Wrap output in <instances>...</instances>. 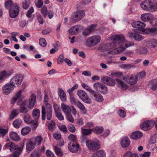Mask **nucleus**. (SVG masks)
Returning <instances> with one entry per match:
<instances>
[{
    "mask_svg": "<svg viewBox=\"0 0 157 157\" xmlns=\"http://www.w3.org/2000/svg\"><path fill=\"white\" fill-rule=\"evenodd\" d=\"M85 13L83 10H77L74 12L70 18V21L75 23L82 19L85 16Z\"/></svg>",
    "mask_w": 157,
    "mask_h": 157,
    "instance_id": "423d86ee",
    "label": "nucleus"
},
{
    "mask_svg": "<svg viewBox=\"0 0 157 157\" xmlns=\"http://www.w3.org/2000/svg\"><path fill=\"white\" fill-rule=\"evenodd\" d=\"M151 88L153 91L157 90V81H153L151 82Z\"/></svg>",
    "mask_w": 157,
    "mask_h": 157,
    "instance_id": "de8ad7c7",
    "label": "nucleus"
},
{
    "mask_svg": "<svg viewBox=\"0 0 157 157\" xmlns=\"http://www.w3.org/2000/svg\"><path fill=\"white\" fill-rule=\"evenodd\" d=\"M27 102L28 101H24L20 105L19 110L21 113H27L29 111V109L28 107H26Z\"/></svg>",
    "mask_w": 157,
    "mask_h": 157,
    "instance_id": "4be33fe9",
    "label": "nucleus"
},
{
    "mask_svg": "<svg viewBox=\"0 0 157 157\" xmlns=\"http://www.w3.org/2000/svg\"><path fill=\"white\" fill-rule=\"evenodd\" d=\"M70 99L71 103L75 105H76L79 101L75 98L73 95H71Z\"/></svg>",
    "mask_w": 157,
    "mask_h": 157,
    "instance_id": "8fccbe9b",
    "label": "nucleus"
},
{
    "mask_svg": "<svg viewBox=\"0 0 157 157\" xmlns=\"http://www.w3.org/2000/svg\"><path fill=\"white\" fill-rule=\"evenodd\" d=\"M41 155L36 150H34L31 154V157H40Z\"/></svg>",
    "mask_w": 157,
    "mask_h": 157,
    "instance_id": "13d9d810",
    "label": "nucleus"
},
{
    "mask_svg": "<svg viewBox=\"0 0 157 157\" xmlns=\"http://www.w3.org/2000/svg\"><path fill=\"white\" fill-rule=\"evenodd\" d=\"M93 131L96 134H100L104 131V128L102 127L97 126L94 128Z\"/></svg>",
    "mask_w": 157,
    "mask_h": 157,
    "instance_id": "f704fd0d",
    "label": "nucleus"
},
{
    "mask_svg": "<svg viewBox=\"0 0 157 157\" xmlns=\"http://www.w3.org/2000/svg\"><path fill=\"white\" fill-rule=\"evenodd\" d=\"M134 45V42L127 41L123 35L116 34L113 36L112 42L104 45L102 48L104 51L115 49L118 53H120L124 51L127 48L133 46Z\"/></svg>",
    "mask_w": 157,
    "mask_h": 157,
    "instance_id": "f257e3e1",
    "label": "nucleus"
},
{
    "mask_svg": "<svg viewBox=\"0 0 157 157\" xmlns=\"http://www.w3.org/2000/svg\"><path fill=\"white\" fill-rule=\"evenodd\" d=\"M80 110L83 111V113H85L87 112V110L83 104L79 101L76 105Z\"/></svg>",
    "mask_w": 157,
    "mask_h": 157,
    "instance_id": "a19ab883",
    "label": "nucleus"
},
{
    "mask_svg": "<svg viewBox=\"0 0 157 157\" xmlns=\"http://www.w3.org/2000/svg\"><path fill=\"white\" fill-rule=\"evenodd\" d=\"M69 140L71 141V142H76L77 140V137L76 136L72 134H70L68 137Z\"/></svg>",
    "mask_w": 157,
    "mask_h": 157,
    "instance_id": "3c124183",
    "label": "nucleus"
},
{
    "mask_svg": "<svg viewBox=\"0 0 157 157\" xmlns=\"http://www.w3.org/2000/svg\"><path fill=\"white\" fill-rule=\"evenodd\" d=\"M13 72V70H10L7 71H3L0 72V82L3 81L6 78L9 77Z\"/></svg>",
    "mask_w": 157,
    "mask_h": 157,
    "instance_id": "f3484780",
    "label": "nucleus"
},
{
    "mask_svg": "<svg viewBox=\"0 0 157 157\" xmlns=\"http://www.w3.org/2000/svg\"><path fill=\"white\" fill-rule=\"evenodd\" d=\"M154 18V15L149 13L142 14L140 16L141 20L144 22L150 21Z\"/></svg>",
    "mask_w": 157,
    "mask_h": 157,
    "instance_id": "aec40b11",
    "label": "nucleus"
},
{
    "mask_svg": "<svg viewBox=\"0 0 157 157\" xmlns=\"http://www.w3.org/2000/svg\"><path fill=\"white\" fill-rule=\"evenodd\" d=\"M77 95L79 98L88 104L91 103V99L84 91L82 90H78Z\"/></svg>",
    "mask_w": 157,
    "mask_h": 157,
    "instance_id": "1a4fd4ad",
    "label": "nucleus"
},
{
    "mask_svg": "<svg viewBox=\"0 0 157 157\" xmlns=\"http://www.w3.org/2000/svg\"><path fill=\"white\" fill-rule=\"evenodd\" d=\"M41 11L44 16H46L48 13V10L46 7L44 6L41 9Z\"/></svg>",
    "mask_w": 157,
    "mask_h": 157,
    "instance_id": "052dcab7",
    "label": "nucleus"
},
{
    "mask_svg": "<svg viewBox=\"0 0 157 157\" xmlns=\"http://www.w3.org/2000/svg\"><path fill=\"white\" fill-rule=\"evenodd\" d=\"M16 3L13 4L12 3V0H8L6 1L5 3V7L7 9L11 8Z\"/></svg>",
    "mask_w": 157,
    "mask_h": 157,
    "instance_id": "79ce46f5",
    "label": "nucleus"
},
{
    "mask_svg": "<svg viewBox=\"0 0 157 157\" xmlns=\"http://www.w3.org/2000/svg\"><path fill=\"white\" fill-rule=\"evenodd\" d=\"M148 45L151 48H155L157 46V40L151 39L148 41Z\"/></svg>",
    "mask_w": 157,
    "mask_h": 157,
    "instance_id": "c756f323",
    "label": "nucleus"
},
{
    "mask_svg": "<svg viewBox=\"0 0 157 157\" xmlns=\"http://www.w3.org/2000/svg\"><path fill=\"white\" fill-rule=\"evenodd\" d=\"M59 128L61 131L64 133H67V128L65 125H60L59 126Z\"/></svg>",
    "mask_w": 157,
    "mask_h": 157,
    "instance_id": "e2e57ef3",
    "label": "nucleus"
},
{
    "mask_svg": "<svg viewBox=\"0 0 157 157\" xmlns=\"http://www.w3.org/2000/svg\"><path fill=\"white\" fill-rule=\"evenodd\" d=\"M79 30V27L77 25L73 26L69 30V33L72 34L77 33Z\"/></svg>",
    "mask_w": 157,
    "mask_h": 157,
    "instance_id": "2f4dec72",
    "label": "nucleus"
},
{
    "mask_svg": "<svg viewBox=\"0 0 157 157\" xmlns=\"http://www.w3.org/2000/svg\"><path fill=\"white\" fill-rule=\"evenodd\" d=\"M116 81L117 86L122 90H125L128 88V85L123 81L118 79H116Z\"/></svg>",
    "mask_w": 157,
    "mask_h": 157,
    "instance_id": "412c9836",
    "label": "nucleus"
},
{
    "mask_svg": "<svg viewBox=\"0 0 157 157\" xmlns=\"http://www.w3.org/2000/svg\"><path fill=\"white\" fill-rule=\"evenodd\" d=\"M132 26L138 29L139 31L143 33L150 34L155 35L157 34V29L156 28L144 29L146 24L141 21H134L132 23Z\"/></svg>",
    "mask_w": 157,
    "mask_h": 157,
    "instance_id": "f03ea898",
    "label": "nucleus"
},
{
    "mask_svg": "<svg viewBox=\"0 0 157 157\" xmlns=\"http://www.w3.org/2000/svg\"><path fill=\"white\" fill-rule=\"evenodd\" d=\"M40 114V111L39 109H35L33 111L32 115L33 117L35 119H39Z\"/></svg>",
    "mask_w": 157,
    "mask_h": 157,
    "instance_id": "473e14b6",
    "label": "nucleus"
},
{
    "mask_svg": "<svg viewBox=\"0 0 157 157\" xmlns=\"http://www.w3.org/2000/svg\"><path fill=\"white\" fill-rule=\"evenodd\" d=\"M123 79L127 83L131 85H134L136 83L138 79L135 75H132L129 76L124 77Z\"/></svg>",
    "mask_w": 157,
    "mask_h": 157,
    "instance_id": "dca6fc26",
    "label": "nucleus"
},
{
    "mask_svg": "<svg viewBox=\"0 0 157 157\" xmlns=\"http://www.w3.org/2000/svg\"><path fill=\"white\" fill-rule=\"evenodd\" d=\"M39 43L40 46L42 47H45L47 45V43L45 40L44 38H41L39 40Z\"/></svg>",
    "mask_w": 157,
    "mask_h": 157,
    "instance_id": "864d4df0",
    "label": "nucleus"
},
{
    "mask_svg": "<svg viewBox=\"0 0 157 157\" xmlns=\"http://www.w3.org/2000/svg\"><path fill=\"white\" fill-rule=\"evenodd\" d=\"M101 81L102 82L106 84V85L111 86H115L116 84V82L114 79L107 76L102 77L101 78Z\"/></svg>",
    "mask_w": 157,
    "mask_h": 157,
    "instance_id": "2eb2a0df",
    "label": "nucleus"
},
{
    "mask_svg": "<svg viewBox=\"0 0 157 157\" xmlns=\"http://www.w3.org/2000/svg\"><path fill=\"white\" fill-rule=\"evenodd\" d=\"M22 123V121L21 119H17L13 121V124L15 128H18L21 125Z\"/></svg>",
    "mask_w": 157,
    "mask_h": 157,
    "instance_id": "58836bf2",
    "label": "nucleus"
},
{
    "mask_svg": "<svg viewBox=\"0 0 157 157\" xmlns=\"http://www.w3.org/2000/svg\"><path fill=\"white\" fill-rule=\"evenodd\" d=\"M55 122L53 120H52L50 122L48 123V129L51 131H53L55 128Z\"/></svg>",
    "mask_w": 157,
    "mask_h": 157,
    "instance_id": "c9c22d12",
    "label": "nucleus"
},
{
    "mask_svg": "<svg viewBox=\"0 0 157 157\" xmlns=\"http://www.w3.org/2000/svg\"><path fill=\"white\" fill-rule=\"evenodd\" d=\"M19 113V111L17 109H13L11 111L10 117L11 119L16 116Z\"/></svg>",
    "mask_w": 157,
    "mask_h": 157,
    "instance_id": "49530a36",
    "label": "nucleus"
},
{
    "mask_svg": "<svg viewBox=\"0 0 157 157\" xmlns=\"http://www.w3.org/2000/svg\"><path fill=\"white\" fill-rule=\"evenodd\" d=\"M68 146L69 151L74 153L77 152L79 148V145L76 142H71Z\"/></svg>",
    "mask_w": 157,
    "mask_h": 157,
    "instance_id": "6ab92c4d",
    "label": "nucleus"
},
{
    "mask_svg": "<svg viewBox=\"0 0 157 157\" xmlns=\"http://www.w3.org/2000/svg\"><path fill=\"white\" fill-rule=\"evenodd\" d=\"M143 134L139 131H136L132 133L130 137L131 139L137 140L142 137Z\"/></svg>",
    "mask_w": 157,
    "mask_h": 157,
    "instance_id": "393cba45",
    "label": "nucleus"
},
{
    "mask_svg": "<svg viewBox=\"0 0 157 157\" xmlns=\"http://www.w3.org/2000/svg\"><path fill=\"white\" fill-rule=\"evenodd\" d=\"M106 153L102 150H99L94 153L92 157H105Z\"/></svg>",
    "mask_w": 157,
    "mask_h": 157,
    "instance_id": "cd10ccee",
    "label": "nucleus"
},
{
    "mask_svg": "<svg viewBox=\"0 0 157 157\" xmlns=\"http://www.w3.org/2000/svg\"><path fill=\"white\" fill-rule=\"evenodd\" d=\"M86 144L88 147L93 151H96L100 148V145L99 144L92 140H87L86 141Z\"/></svg>",
    "mask_w": 157,
    "mask_h": 157,
    "instance_id": "f8f14e48",
    "label": "nucleus"
},
{
    "mask_svg": "<svg viewBox=\"0 0 157 157\" xmlns=\"http://www.w3.org/2000/svg\"><path fill=\"white\" fill-rule=\"evenodd\" d=\"M61 108L65 115L71 113V108L69 105L64 103H61Z\"/></svg>",
    "mask_w": 157,
    "mask_h": 157,
    "instance_id": "b1692460",
    "label": "nucleus"
},
{
    "mask_svg": "<svg viewBox=\"0 0 157 157\" xmlns=\"http://www.w3.org/2000/svg\"><path fill=\"white\" fill-rule=\"evenodd\" d=\"M92 131L93 130L90 129H82V132L84 135H89L91 133Z\"/></svg>",
    "mask_w": 157,
    "mask_h": 157,
    "instance_id": "a18cd8bd",
    "label": "nucleus"
},
{
    "mask_svg": "<svg viewBox=\"0 0 157 157\" xmlns=\"http://www.w3.org/2000/svg\"><path fill=\"white\" fill-rule=\"evenodd\" d=\"M25 122L27 124H29L31 122L30 120V116L27 114L25 115L24 117Z\"/></svg>",
    "mask_w": 157,
    "mask_h": 157,
    "instance_id": "338daca9",
    "label": "nucleus"
},
{
    "mask_svg": "<svg viewBox=\"0 0 157 157\" xmlns=\"http://www.w3.org/2000/svg\"><path fill=\"white\" fill-rule=\"evenodd\" d=\"M19 12V7L17 4H15L14 6L10 9L9 15L12 18H14L18 15Z\"/></svg>",
    "mask_w": 157,
    "mask_h": 157,
    "instance_id": "4468645a",
    "label": "nucleus"
},
{
    "mask_svg": "<svg viewBox=\"0 0 157 157\" xmlns=\"http://www.w3.org/2000/svg\"><path fill=\"white\" fill-rule=\"evenodd\" d=\"M56 117L60 121L63 120L64 119V117L62 115L61 112H59L55 113Z\"/></svg>",
    "mask_w": 157,
    "mask_h": 157,
    "instance_id": "0e129e2a",
    "label": "nucleus"
},
{
    "mask_svg": "<svg viewBox=\"0 0 157 157\" xmlns=\"http://www.w3.org/2000/svg\"><path fill=\"white\" fill-rule=\"evenodd\" d=\"M31 128L29 127H25L23 128L21 130L22 134L23 136L28 134L30 131Z\"/></svg>",
    "mask_w": 157,
    "mask_h": 157,
    "instance_id": "ea45409f",
    "label": "nucleus"
},
{
    "mask_svg": "<svg viewBox=\"0 0 157 157\" xmlns=\"http://www.w3.org/2000/svg\"><path fill=\"white\" fill-rule=\"evenodd\" d=\"M136 51L137 53H140L142 54L146 55L148 52V50L147 48L144 47L141 48L140 49H136Z\"/></svg>",
    "mask_w": 157,
    "mask_h": 157,
    "instance_id": "4c0bfd02",
    "label": "nucleus"
},
{
    "mask_svg": "<svg viewBox=\"0 0 157 157\" xmlns=\"http://www.w3.org/2000/svg\"><path fill=\"white\" fill-rule=\"evenodd\" d=\"M157 141V133L152 136L151 138V143L154 144Z\"/></svg>",
    "mask_w": 157,
    "mask_h": 157,
    "instance_id": "4d7b16f0",
    "label": "nucleus"
},
{
    "mask_svg": "<svg viewBox=\"0 0 157 157\" xmlns=\"http://www.w3.org/2000/svg\"><path fill=\"white\" fill-rule=\"evenodd\" d=\"M118 113L119 116L122 117H124L126 115L125 111L122 109H119L118 111Z\"/></svg>",
    "mask_w": 157,
    "mask_h": 157,
    "instance_id": "6e6d98bb",
    "label": "nucleus"
},
{
    "mask_svg": "<svg viewBox=\"0 0 157 157\" xmlns=\"http://www.w3.org/2000/svg\"><path fill=\"white\" fill-rule=\"evenodd\" d=\"M14 87L15 86L10 82L2 86L3 92L5 95L9 94L13 91Z\"/></svg>",
    "mask_w": 157,
    "mask_h": 157,
    "instance_id": "ddd939ff",
    "label": "nucleus"
},
{
    "mask_svg": "<svg viewBox=\"0 0 157 157\" xmlns=\"http://www.w3.org/2000/svg\"><path fill=\"white\" fill-rule=\"evenodd\" d=\"M125 157H137V155L135 153L132 154L131 152H127L124 155Z\"/></svg>",
    "mask_w": 157,
    "mask_h": 157,
    "instance_id": "5fc2aeb1",
    "label": "nucleus"
},
{
    "mask_svg": "<svg viewBox=\"0 0 157 157\" xmlns=\"http://www.w3.org/2000/svg\"><path fill=\"white\" fill-rule=\"evenodd\" d=\"M58 95L63 101L64 102L66 101L67 97L66 94L64 90L61 88H59L58 90Z\"/></svg>",
    "mask_w": 157,
    "mask_h": 157,
    "instance_id": "a878e982",
    "label": "nucleus"
},
{
    "mask_svg": "<svg viewBox=\"0 0 157 157\" xmlns=\"http://www.w3.org/2000/svg\"><path fill=\"white\" fill-rule=\"evenodd\" d=\"M34 9L33 7H30L27 12L26 13V16L28 17H30L31 16V14L34 12Z\"/></svg>",
    "mask_w": 157,
    "mask_h": 157,
    "instance_id": "680f3d73",
    "label": "nucleus"
},
{
    "mask_svg": "<svg viewBox=\"0 0 157 157\" xmlns=\"http://www.w3.org/2000/svg\"><path fill=\"white\" fill-rule=\"evenodd\" d=\"M141 9L146 11L154 12L157 11V2L145 0L140 3Z\"/></svg>",
    "mask_w": 157,
    "mask_h": 157,
    "instance_id": "7ed1b4c3",
    "label": "nucleus"
},
{
    "mask_svg": "<svg viewBox=\"0 0 157 157\" xmlns=\"http://www.w3.org/2000/svg\"><path fill=\"white\" fill-rule=\"evenodd\" d=\"M82 86L86 90L90 92L92 94L94 91V90H92L89 86L85 84L84 83H83L82 84Z\"/></svg>",
    "mask_w": 157,
    "mask_h": 157,
    "instance_id": "09e8293b",
    "label": "nucleus"
},
{
    "mask_svg": "<svg viewBox=\"0 0 157 157\" xmlns=\"http://www.w3.org/2000/svg\"><path fill=\"white\" fill-rule=\"evenodd\" d=\"M22 93L21 90H20L11 99L10 103L12 104H13L17 99L20 97Z\"/></svg>",
    "mask_w": 157,
    "mask_h": 157,
    "instance_id": "c85d7f7f",
    "label": "nucleus"
},
{
    "mask_svg": "<svg viewBox=\"0 0 157 157\" xmlns=\"http://www.w3.org/2000/svg\"><path fill=\"white\" fill-rule=\"evenodd\" d=\"M101 40V37L99 36H93L89 37L87 40L86 44L88 47H92L98 43Z\"/></svg>",
    "mask_w": 157,
    "mask_h": 157,
    "instance_id": "6e6552de",
    "label": "nucleus"
},
{
    "mask_svg": "<svg viewBox=\"0 0 157 157\" xmlns=\"http://www.w3.org/2000/svg\"><path fill=\"white\" fill-rule=\"evenodd\" d=\"M4 147L9 148L11 152L14 151L10 155V157H19L23 149V147H19L18 145L12 142H9L4 145Z\"/></svg>",
    "mask_w": 157,
    "mask_h": 157,
    "instance_id": "20e7f679",
    "label": "nucleus"
},
{
    "mask_svg": "<svg viewBox=\"0 0 157 157\" xmlns=\"http://www.w3.org/2000/svg\"><path fill=\"white\" fill-rule=\"evenodd\" d=\"M52 107L51 105L47 103L45 105H44L42 107V120H45L46 116L47 119L50 120L52 117Z\"/></svg>",
    "mask_w": 157,
    "mask_h": 157,
    "instance_id": "39448f33",
    "label": "nucleus"
},
{
    "mask_svg": "<svg viewBox=\"0 0 157 157\" xmlns=\"http://www.w3.org/2000/svg\"><path fill=\"white\" fill-rule=\"evenodd\" d=\"M42 137L40 136H36L34 140H32L33 143L35 144V145H40L41 142L42 140Z\"/></svg>",
    "mask_w": 157,
    "mask_h": 157,
    "instance_id": "e433bc0d",
    "label": "nucleus"
},
{
    "mask_svg": "<svg viewBox=\"0 0 157 157\" xmlns=\"http://www.w3.org/2000/svg\"><path fill=\"white\" fill-rule=\"evenodd\" d=\"M94 88L97 91L103 94H106L108 93V87L101 82H96L93 85Z\"/></svg>",
    "mask_w": 157,
    "mask_h": 157,
    "instance_id": "0eeeda50",
    "label": "nucleus"
},
{
    "mask_svg": "<svg viewBox=\"0 0 157 157\" xmlns=\"http://www.w3.org/2000/svg\"><path fill=\"white\" fill-rule=\"evenodd\" d=\"M23 79V76L21 75H17L13 76L11 79L10 82L14 86H19L21 83Z\"/></svg>",
    "mask_w": 157,
    "mask_h": 157,
    "instance_id": "9b49d317",
    "label": "nucleus"
},
{
    "mask_svg": "<svg viewBox=\"0 0 157 157\" xmlns=\"http://www.w3.org/2000/svg\"><path fill=\"white\" fill-rule=\"evenodd\" d=\"M55 152L56 155L59 156H61L63 155V153L61 148L57 146L54 147Z\"/></svg>",
    "mask_w": 157,
    "mask_h": 157,
    "instance_id": "37998d69",
    "label": "nucleus"
},
{
    "mask_svg": "<svg viewBox=\"0 0 157 157\" xmlns=\"http://www.w3.org/2000/svg\"><path fill=\"white\" fill-rule=\"evenodd\" d=\"M69 131L72 132H74L75 131V126L71 124L69 125L68 127Z\"/></svg>",
    "mask_w": 157,
    "mask_h": 157,
    "instance_id": "69168bd1",
    "label": "nucleus"
},
{
    "mask_svg": "<svg viewBox=\"0 0 157 157\" xmlns=\"http://www.w3.org/2000/svg\"><path fill=\"white\" fill-rule=\"evenodd\" d=\"M155 123V121L154 120L147 121L142 123L140 126L142 129L148 131L154 127Z\"/></svg>",
    "mask_w": 157,
    "mask_h": 157,
    "instance_id": "9d476101",
    "label": "nucleus"
},
{
    "mask_svg": "<svg viewBox=\"0 0 157 157\" xmlns=\"http://www.w3.org/2000/svg\"><path fill=\"white\" fill-rule=\"evenodd\" d=\"M10 138L13 140L15 141H18L20 139V138L17 134L15 132H11L10 134Z\"/></svg>",
    "mask_w": 157,
    "mask_h": 157,
    "instance_id": "72a5a7b5",
    "label": "nucleus"
},
{
    "mask_svg": "<svg viewBox=\"0 0 157 157\" xmlns=\"http://www.w3.org/2000/svg\"><path fill=\"white\" fill-rule=\"evenodd\" d=\"M134 67L133 64H123L121 65V67L126 70H129Z\"/></svg>",
    "mask_w": 157,
    "mask_h": 157,
    "instance_id": "c03bdc74",
    "label": "nucleus"
},
{
    "mask_svg": "<svg viewBox=\"0 0 157 157\" xmlns=\"http://www.w3.org/2000/svg\"><path fill=\"white\" fill-rule=\"evenodd\" d=\"M93 98L95 101L98 102H101L104 100V98L99 93L94 91L92 94Z\"/></svg>",
    "mask_w": 157,
    "mask_h": 157,
    "instance_id": "5701e85b",
    "label": "nucleus"
},
{
    "mask_svg": "<svg viewBox=\"0 0 157 157\" xmlns=\"http://www.w3.org/2000/svg\"><path fill=\"white\" fill-rule=\"evenodd\" d=\"M130 141L128 138L125 137L123 138L121 141V146L124 148L127 147L130 144Z\"/></svg>",
    "mask_w": 157,
    "mask_h": 157,
    "instance_id": "bb28decb",
    "label": "nucleus"
},
{
    "mask_svg": "<svg viewBox=\"0 0 157 157\" xmlns=\"http://www.w3.org/2000/svg\"><path fill=\"white\" fill-rule=\"evenodd\" d=\"M97 25L96 24H92L88 26L87 28L91 33L92 32L95 30V29L97 27Z\"/></svg>",
    "mask_w": 157,
    "mask_h": 157,
    "instance_id": "603ef678",
    "label": "nucleus"
},
{
    "mask_svg": "<svg viewBox=\"0 0 157 157\" xmlns=\"http://www.w3.org/2000/svg\"><path fill=\"white\" fill-rule=\"evenodd\" d=\"M145 75V72L144 71L141 72L136 75H135L138 79L139 78H141L144 77Z\"/></svg>",
    "mask_w": 157,
    "mask_h": 157,
    "instance_id": "774afa93",
    "label": "nucleus"
},
{
    "mask_svg": "<svg viewBox=\"0 0 157 157\" xmlns=\"http://www.w3.org/2000/svg\"><path fill=\"white\" fill-rule=\"evenodd\" d=\"M29 2L28 0H25V1L23 2V7L25 9H27L29 7Z\"/></svg>",
    "mask_w": 157,
    "mask_h": 157,
    "instance_id": "bf43d9fd",
    "label": "nucleus"
},
{
    "mask_svg": "<svg viewBox=\"0 0 157 157\" xmlns=\"http://www.w3.org/2000/svg\"><path fill=\"white\" fill-rule=\"evenodd\" d=\"M36 96L34 94H32L29 98V101L26 100L28 101L26 105L27 107L29 109L33 108L36 103Z\"/></svg>",
    "mask_w": 157,
    "mask_h": 157,
    "instance_id": "a211bd4d",
    "label": "nucleus"
},
{
    "mask_svg": "<svg viewBox=\"0 0 157 157\" xmlns=\"http://www.w3.org/2000/svg\"><path fill=\"white\" fill-rule=\"evenodd\" d=\"M35 144L32 140L27 142L26 144V148L27 150L29 151L33 150L35 147Z\"/></svg>",
    "mask_w": 157,
    "mask_h": 157,
    "instance_id": "7c9ffc66",
    "label": "nucleus"
}]
</instances>
